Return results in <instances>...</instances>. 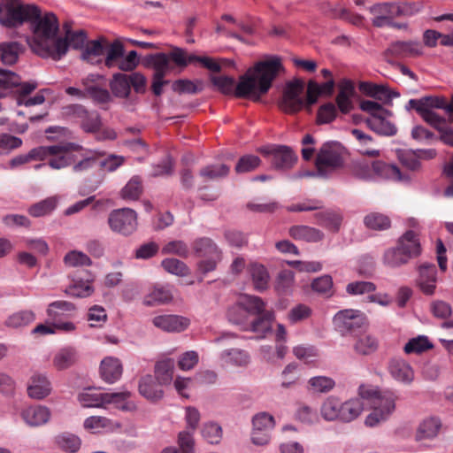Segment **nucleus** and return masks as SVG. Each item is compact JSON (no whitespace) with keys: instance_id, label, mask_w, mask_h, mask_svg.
<instances>
[{"instance_id":"obj_46","label":"nucleus","mask_w":453,"mask_h":453,"mask_svg":"<svg viewBox=\"0 0 453 453\" xmlns=\"http://www.w3.org/2000/svg\"><path fill=\"white\" fill-rule=\"evenodd\" d=\"M174 361L171 358L158 361L155 365V380L159 385H170L173 379Z\"/></svg>"},{"instance_id":"obj_16","label":"nucleus","mask_w":453,"mask_h":453,"mask_svg":"<svg viewBox=\"0 0 453 453\" xmlns=\"http://www.w3.org/2000/svg\"><path fill=\"white\" fill-rule=\"evenodd\" d=\"M80 145L73 142L65 144H56L54 153H51L48 162V165L56 170L65 168L78 159V156L74 153Z\"/></svg>"},{"instance_id":"obj_60","label":"nucleus","mask_w":453,"mask_h":453,"mask_svg":"<svg viewBox=\"0 0 453 453\" xmlns=\"http://www.w3.org/2000/svg\"><path fill=\"white\" fill-rule=\"evenodd\" d=\"M84 427L92 430L95 433L100 432L101 429L111 430L114 427V422L105 417L91 416L84 420Z\"/></svg>"},{"instance_id":"obj_2","label":"nucleus","mask_w":453,"mask_h":453,"mask_svg":"<svg viewBox=\"0 0 453 453\" xmlns=\"http://www.w3.org/2000/svg\"><path fill=\"white\" fill-rule=\"evenodd\" d=\"M281 67L280 59L277 57L257 62L252 69L241 76L235 87V96L259 100L270 89Z\"/></svg>"},{"instance_id":"obj_32","label":"nucleus","mask_w":453,"mask_h":453,"mask_svg":"<svg viewBox=\"0 0 453 453\" xmlns=\"http://www.w3.org/2000/svg\"><path fill=\"white\" fill-rule=\"evenodd\" d=\"M247 272L251 280L253 288L258 292L267 289L270 281V274L266 267L259 263H250Z\"/></svg>"},{"instance_id":"obj_33","label":"nucleus","mask_w":453,"mask_h":453,"mask_svg":"<svg viewBox=\"0 0 453 453\" xmlns=\"http://www.w3.org/2000/svg\"><path fill=\"white\" fill-rule=\"evenodd\" d=\"M178 48H174L170 53H157L150 56L148 59V63L154 69V74L165 76L168 73H172L174 70V59L173 58V53Z\"/></svg>"},{"instance_id":"obj_44","label":"nucleus","mask_w":453,"mask_h":453,"mask_svg":"<svg viewBox=\"0 0 453 453\" xmlns=\"http://www.w3.org/2000/svg\"><path fill=\"white\" fill-rule=\"evenodd\" d=\"M365 403L359 398L350 399L341 403L340 420L350 422L356 419L364 411Z\"/></svg>"},{"instance_id":"obj_21","label":"nucleus","mask_w":453,"mask_h":453,"mask_svg":"<svg viewBox=\"0 0 453 453\" xmlns=\"http://www.w3.org/2000/svg\"><path fill=\"white\" fill-rule=\"evenodd\" d=\"M393 113L369 116L365 119L366 126L375 134L380 136H394L397 133V127L391 119Z\"/></svg>"},{"instance_id":"obj_1","label":"nucleus","mask_w":453,"mask_h":453,"mask_svg":"<svg viewBox=\"0 0 453 453\" xmlns=\"http://www.w3.org/2000/svg\"><path fill=\"white\" fill-rule=\"evenodd\" d=\"M32 36L28 41L31 50L38 56L53 60H60L68 50V45L58 35L59 24L58 18L52 12H42L35 5V15L28 23Z\"/></svg>"},{"instance_id":"obj_48","label":"nucleus","mask_w":453,"mask_h":453,"mask_svg":"<svg viewBox=\"0 0 453 453\" xmlns=\"http://www.w3.org/2000/svg\"><path fill=\"white\" fill-rule=\"evenodd\" d=\"M35 319V314L31 310H21L10 314L5 319V326L11 328H19L28 326Z\"/></svg>"},{"instance_id":"obj_6","label":"nucleus","mask_w":453,"mask_h":453,"mask_svg":"<svg viewBox=\"0 0 453 453\" xmlns=\"http://www.w3.org/2000/svg\"><path fill=\"white\" fill-rule=\"evenodd\" d=\"M344 148L337 142H327L320 148L316 157V167L320 178H328L343 164Z\"/></svg>"},{"instance_id":"obj_43","label":"nucleus","mask_w":453,"mask_h":453,"mask_svg":"<svg viewBox=\"0 0 453 453\" xmlns=\"http://www.w3.org/2000/svg\"><path fill=\"white\" fill-rule=\"evenodd\" d=\"M76 329V325L74 323H60L52 321H49L45 324L37 325L33 330L32 333L35 334H56L58 333H72Z\"/></svg>"},{"instance_id":"obj_7","label":"nucleus","mask_w":453,"mask_h":453,"mask_svg":"<svg viewBox=\"0 0 453 453\" xmlns=\"http://www.w3.org/2000/svg\"><path fill=\"white\" fill-rule=\"evenodd\" d=\"M109 87L115 97L128 98L132 88L138 94L145 91L146 78L143 74L137 72L130 74L119 72L112 74Z\"/></svg>"},{"instance_id":"obj_41","label":"nucleus","mask_w":453,"mask_h":453,"mask_svg":"<svg viewBox=\"0 0 453 453\" xmlns=\"http://www.w3.org/2000/svg\"><path fill=\"white\" fill-rule=\"evenodd\" d=\"M130 396L131 393L127 390L105 393V405L113 404L119 410L132 411L135 410V404L128 400Z\"/></svg>"},{"instance_id":"obj_8","label":"nucleus","mask_w":453,"mask_h":453,"mask_svg":"<svg viewBox=\"0 0 453 453\" xmlns=\"http://www.w3.org/2000/svg\"><path fill=\"white\" fill-rule=\"evenodd\" d=\"M192 249L200 258L198 268L202 273H207L216 269L221 260V250L211 238L200 237L194 240Z\"/></svg>"},{"instance_id":"obj_29","label":"nucleus","mask_w":453,"mask_h":453,"mask_svg":"<svg viewBox=\"0 0 453 453\" xmlns=\"http://www.w3.org/2000/svg\"><path fill=\"white\" fill-rule=\"evenodd\" d=\"M75 311V305L68 301L58 300L49 303L46 309V314L49 321L53 323H73L69 320H64L69 313Z\"/></svg>"},{"instance_id":"obj_26","label":"nucleus","mask_w":453,"mask_h":453,"mask_svg":"<svg viewBox=\"0 0 453 453\" xmlns=\"http://www.w3.org/2000/svg\"><path fill=\"white\" fill-rule=\"evenodd\" d=\"M219 361L222 366L245 367L250 362V356L242 349H226L219 354Z\"/></svg>"},{"instance_id":"obj_37","label":"nucleus","mask_w":453,"mask_h":453,"mask_svg":"<svg viewBox=\"0 0 453 453\" xmlns=\"http://www.w3.org/2000/svg\"><path fill=\"white\" fill-rule=\"evenodd\" d=\"M138 389L141 395L151 402L157 401L164 395L163 390L152 375L142 377L139 380Z\"/></svg>"},{"instance_id":"obj_12","label":"nucleus","mask_w":453,"mask_h":453,"mask_svg":"<svg viewBox=\"0 0 453 453\" xmlns=\"http://www.w3.org/2000/svg\"><path fill=\"white\" fill-rule=\"evenodd\" d=\"M108 224L113 232L129 235L137 228V213L130 208L113 210L109 214Z\"/></svg>"},{"instance_id":"obj_5","label":"nucleus","mask_w":453,"mask_h":453,"mask_svg":"<svg viewBox=\"0 0 453 453\" xmlns=\"http://www.w3.org/2000/svg\"><path fill=\"white\" fill-rule=\"evenodd\" d=\"M35 15V4H26L19 0H5L0 4V24L8 28H15L28 23Z\"/></svg>"},{"instance_id":"obj_38","label":"nucleus","mask_w":453,"mask_h":453,"mask_svg":"<svg viewBox=\"0 0 453 453\" xmlns=\"http://www.w3.org/2000/svg\"><path fill=\"white\" fill-rule=\"evenodd\" d=\"M105 44L104 39L88 42L81 53L82 59L93 65L101 63L105 53Z\"/></svg>"},{"instance_id":"obj_27","label":"nucleus","mask_w":453,"mask_h":453,"mask_svg":"<svg viewBox=\"0 0 453 453\" xmlns=\"http://www.w3.org/2000/svg\"><path fill=\"white\" fill-rule=\"evenodd\" d=\"M397 246L411 259L422 252L418 234L414 230H406L397 240Z\"/></svg>"},{"instance_id":"obj_30","label":"nucleus","mask_w":453,"mask_h":453,"mask_svg":"<svg viewBox=\"0 0 453 453\" xmlns=\"http://www.w3.org/2000/svg\"><path fill=\"white\" fill-rule=\"evenodd\" d=\"M388 51L397 58H411L421 55L423 49L418 41H396L390 44Z\"/></svg>"},{"instance_id":"obj_59","label":"nucleus","mask_w":453,"mask_h":453,"mask_svg":"<svg viewBox=\"0 0 453 453\" xmlns=\"http://www.w3.org/2000/svg\"><path fill=\"white\" fill-rule=\"evenodd\" d=\"M295 274L292 271H281L276 280L275 289L280 295H287L292 291Z\"/></svg>"},{"instance_id":"obj_4","label":"nucleus","mask_w":453,"mask_h":453,"mask_svg":"<svg viewBox=\"0 0 453 453\" xmlns=\"http://www.w3.org/2000/svg\"><path fill=\"white\" fill-rule=\"evenodd\" d=\"M66 112L79 119L81 127L84 132L97 134L96 138L98 140H113L116 138V133L111 129H104L100 132L102 119L97 111H88L81 104H71L66 107Z\"/></svg>"},{"instance_id":"obj_56","label":"nucleus","mask_w":453,"mask_h":453,"mask_svg":"<svg viewBox=\"0 0 453 453\" xmlns=\"http://www.w3.org/2000/svg\"><path fill=\"white\" fill-rule=\"evenodd\" d=\"M364 223L370 229L381 231L388 229L390 226L391 221L384 214L372 212L365 217Z\"/></svg>"},{"instance_id":"obj_52","label":"nucleus","mask_w":453,"mask_h":453,"mask_svg":"<svg viewBox=\"0 0 453 453\" xmlns=\"http://www.w3.org/2000/svg\"><path fill=\"white\" fill-rule=\"evenodd\" d=\"M340 412L341 401L336 397H327L321 405V416L327 421L340 420Z\"/></svg>"},{"instance_id":"obj_17","label":"nucleus","mask_w":453,"mask_h":453,"mask_svg":"<svg viewBox=\"0 0 453 453\" xmlns=\"http://www.w3.org/2000/svg\"><path fill=\"white\" fill-rule=\"evenodd\" d=\"M173 58L174 59V65L180 68L186 67L188 64L198 62L203 67L211 72L217 73L221 69L220 65L217 63L213 58L205 56L200 57L195 54L188 55L186 50L183 49H177L173 53Z\"/></svg>"},{"instance_id":"obj_61","label":"nucleus","mask_w":453,"mask_h":453,"mask_svg":"<svg viewBox=\"0 0 453 453\" xmlns=\"http://www.w3.org/2000/svg\"><path fill=\"white\" fill-rule=\"evenodd\" d=\"M203 439L211 444H218L222 438V428L216 422H206L202 427Z\"/></svg>"},{"instance_id":"obj_62","label":"nucleus","mask_w":453,"mask_h":453,"mask_svg":"<svg viewBox=\"0 0 453 453\" xmlns=\"http://www.w3.org/2000/svg\"><path fill=\"white\" fill-rule=\"evenodd\" d=\"M56 205V199L53 197H49L30 206L28 212L31 216L35 218L43 217L54 211Z\"/></svg>"},{"instance_id":"obj_35","label":"nucleus","mask_w":453,"mask_h":453,"mask_svg":"<svg viewBox=\"0 0 453 453\" xmlns=\"http://www.w3.org/2000/svg\"><path fill=\"white\" fill-rule=\"evenodd\" d=\"M353 343V350L360 356L373 354L379 348V340L371 334H357Z\"/></svg>"},{"instance_id":"obj_54","label":"nucleus","mask_w":453,"mask_h":453,"mask_svg":"<svg viewBox=\"0 0 453 453\" xmlns=\"http://www.w3.org/2000/svg\"><path fill=\"white\" fill-rule=\"evenodd\" d=\"M55 441L59 449L70 453H76L81 445V439L77 435L70 433L58 434Z\"/></svg>"},{"instance_id":"obj_51","label":"nucleus","mask_w":453,"mask_h":453,"mask_svg":"<svg viewBox=\"0 0 453 453\" xmlns=\"http://www.w3.org/2000/svg\"><path fill=\"white\" fill-rule=\"evenodd\" d=\"M125 54L123 45L115 41L111 43L106 42L105 53H104V65L108 68H114L118 61L121 58L122 55Z\"/></svg>"},{"instance_id":"obj_22","label":"nucleus","mask_w":453,"mask_h":453,"mask_svg":"<svg viewBox=\"0 0 453 453\" xmlns=\"http://www.w3.org/2000/svg\"><path fill=\"white\" fill-rule=\"evenodd\" d=\"M21 418L30 427H38L46 425L50 418V410L42 404L31 405L20 413Z\"/></svg>"},{"instance_id":"obj_13","label":"nucleus","mask_w":453,"mask_h":453,"mask_svg":"<svg viewBox=\"0 0 453 453\" xmlns=\"http://www.w3.org/2000/svg\"><path fill=\"white\" fill-rule=\"evenodd\" d=\"M275 426V419L268 412L261 411L252 418L251 441L257 446H265L271 440V434Z\"/></svg>"},{"instance_id":"obj_28","label":"nucleus","mask_w":453,"mask_h":453,"mask_svg":"<svg viewBox=\"0 0 453 453\" xmlns=\"http://www.w3.org/2000/svg\"><path fill=\"white\" fill-rule=\"evenodd\" d=\"M123 366L118 357H106L101 361L100 374L105 382L115 383L121 378Z\"/></svg>"},{"instance_id":"obj_23","label":"nucleus","mask_w":453,"mask_h":453,"mask_svg":"<svg viewBox=\"0 0 453 453\" xmlns=\"http://www.w3.org/2000/svg\"><path fill=\"white\" fill-rule=\"evenodd\" d=\"M388 370L390 376L403 385H411L414 380L415 374L412 367L402 358L391 359Z\"/></svg>"},{"instance_id":"obj_57","label":"nucleus","mask_w":453,"mask_h":453,"mask_svg":"<svg viewBox=\"0 0 453 453\" xmlns=\"http://www.w3.org/2000/svg\"><path fill=\"white\" fill-rule=\"evenodd\" d=\"M335 386L334 380L327 376H315L308 380L309 390L314 393H326Z\"/></svg>"},{"instance_id":"obj_50","label":"nucleus","mask_w":453,"mask_h":453,"mask_svg":"<svg viewBox=\"0 0 453 453\" xmlns=\"http://www.w3.org/2000/svg\"><path fill=\"white\" fill-rule=\"evenodd\" d=\"M316 219L319 225L332 232H338L342 222V216L332 211L319 212Z\"/></svg>"},{"instance_id":"obj_31","label":"nucleus","mask_w":453,"mask_h":453,"mask_svg":"<svg viewBox=\"0 0 453 453\" xmlns=\"http://www.w3.org/2000/svg\"><path fill=\"white\" fill-rule=\"evenodd\" d=\"M78 159L73 163V171L81 173L92 169L96 164L97 158L104 154L99 151H92L83 149L81 146L74 152Z\"/></svg>"},{"instance_id":"obj_63","label":"nucleus","mask_w":453,"mask_h":453,"mask_svg":"<svg viewBox=\"0 0 453 453\" xmlns=\"http://www.w3.org/2000/svg\"><path fill=\"white\" fill-rule=\"evenodd\" d=\"M64 40H65L68 48H73V49H81L84 47L88 36L84 30L79 29V30H71L66 29L65 36L62 37Z\"/></svg>"},{"instance_id":"obj_20","label":"nucleus","mask_w":453,"mask_h":453,"mask_svg":"<svg viewBox=\"0 0 453 453\" xmlns=\"http://www.w3.org/2000/svg\"><path fill=\"white\" fill-rule=\"evenodd\" d=\"M373 181L392 180L409 181L410 178L403 174L399 167L394 164L386 163L380 160L372 161Z\"/></svg>"},{"instance_id":"obj_34","label":"nucleus","mask_w":453,"mask_h":453,"mask_svg":"<svg viewBox=\"0 0 453 453\" xmlns=\"http://www.w3.org/2000/svg\"><path fill=\"white\" fill-rule=\"evenodd\" d=\"M92 280L79 274H74L72 279V283L65 288L66 295L73 297L84 298L91 296L94 292L92 286Z\"/></svg>"},{"instance_id":"obj_58","label":"nucleus","mask_w":453,"mask_h":453,"mask_svg":"<svg viewBox=\"0 0 453 453\" xmlns=\"http://www.w3.org/2000/svg\"><path fill=\"white\" fill-rule=\"evenodd\" d=\"M351 173L354 177L367 181H373L372 162L365 160L355 161L351 167Z\"/></svg>"},{"instance_id":"obj_49","label":"nucleus","mask_w":453,"mask_h":453,"mask_svg":"<svg viewBox=\"0 0 453 453\" xmlns=\"http://www.w3.org/2000/svg\"><path fill=\"white\" fill-rule=\"evenodd\" d=\"M105 393L87 390L81 393L78 400L84 408H104L105 407Z\"/></svg>"},{"instance_id":"obj_39","label":"nucleus","mask_w":453,"mask_h":453,"mask_svg":"<svg viewBox=\"0 0 453 453\" xmlns=\"http://www.w3.org/2000/svg\"><path fill=\"white\" fill-rule=\"evenodd\" d=\"M274 312L266 311L258 315V317L250 323L249 330L257 334L258 339L265 338V336L273 330V322L274 321Z\"/></svg>"},{"instance_id":"obj_9","label":"nucleus","mask_w":453,"mask_h":453,"mask_svg":"<svg viewBox=\"0 0 453 453\" xmlns=\"http://www.w3.org/2000/svg\"><path fill=\"white\" fill-rule=\"evenodd\" d=\"M265 306V303L260 297L243 295L228 309L227 318L231 323L242 325L246 321L248 314L258 316L266 311Z\"/></svg>"},{"instance_id":"obj_10","label":"nucleus","mask_w":453,"mask_h":453,"mask_svg":"<svg viewBox=\"0 0 453 453\" xmlns=\"http://www.w3.org/2000/svg\"><path fill=\"white\" fill-rule=\"evenodd\" d=\"M335 329L342 335H357L367 326V319L359 310L339 311L333 319Z\"/></svg>"},{"instance_id":"obj_55","label":"nucleus","mask_w":453,"mask_h":453,"mask_svg":"<svg viewBox=\"0 0 453 453\" xmlns=\"http://www.w3.org/2000/svg\"><path fill=\"white\" fill-rule=\"evenodd\" d=\"M20 77L9 70L0 69V98L8 94V90L19 84Z\"/></svg>"},{"instance_id":"obj_24","label":"nucleus","mask_w":453,"mask_h":453,"mask_svg":"<svg viewBox=\"0 0 453 453\" xmlns=\"http://www.w3.org/2000/svg\"><path fill=\"white\" fill-rule=\"evenodd\" d=\"M51 390V383L45 373L35 372L31 376L27 386V395L30 398L44 399Z\"/></svg>"},{"instance_id":"obj_40","label":"nucleus","mask_w":453,"mask_h":453,"mask_svg":"<svg viewBox=\"0 0 453 453\" xmlns=\"http://www.w3.org/2000/svg\"><path fill=\"white\" fill-rule=\"evenodd\" d=\"M289 234L295 240L304 241L308 242H317L323 239V233L309 226H294L289 229Z\"/></svg>"},{"instance_id":"obj_11","label":"nucleus","mask_w":453,"mask_h":453,"mask_svg":"<svg viewBox=\"0 0 453 453\" xmlns=\"http://www.w3.org/2000/svg\"><path fill=\"white\" fill-rule=\"evenodd\" d=\"M395 400L396 396L393 392H380V395L375 397L374 403L371 405L372 411L366 417L365 425L372 427L387 420L395 409Z\"/></svg>"},{"instance_id":"obj_14","label":"nucleus","mask_w":453,"mask_h":453,"mask_svg":"<svg viewBox=\"0 0 453 453\" xmlns=\"http://www.w3.org/2000/svg\"><path fill=\"white\" fill-rule=\"evenodd\" d=\"M303 88L304 83L300 80L288 82L280 102V108L288 114L298 112L304 105V100L302 97Z\"/></svg>"},{"instance_id":"obj_42","label":"nucleus","mask_w":453,"mask_h":453,"mask_svg":"<svg viewBox=\"0 0 453 453\" xmlns=\"http://www.w3.org/2000/svg\"><path fill=\"white\" fill-rule=\"evenodd\" d=\"M411 258L407 256L398 246L397 244L395 247L389 248L385 250L383 254V264L387 267L391 269L399 268L406 264Z\"/></svg>"},{"instance_id":"obj_19","label":"nucleus","mask_w":453,"mask_h":453,"mask_svg":"<svg viewBox=\"0 0 453 453\" xmlns=\"http://www.w3.org/2000/svg\"><path fill=\"white\" fill-rule=\"evenodd\" d=\"M189 319L174 314L155 316L152 324L157 328L167 333H180L189 326Z\"/></svg>"},{"instance_id":"obj_45","label":"nucleus","mask_w":453,"mask_h":453,"mask_svg":"<svg viewBox=\"0 0 453 453\" xmlns=\"http://www.w3.org/2000/svg\"><path fill=\"white\" fill-rule=\"evenodd\" d=\"M77 360V351L73 347L60 349L53 357V365L62 371L71 367Z\"/></svg>"},{"instance_id":"obj_36","label":"nucleus","mask_w":453,"mask_h":453,"mask_svg":"<svg viewBox=\"0 0 453 453\" xmlns=\"http://www.w3.org/2000/svg\"><path fill=\"white\" fill-rule=\"evenodd\" d=\"M358 88L365 96L374 97L379 100L391 99L400 96L398 92L390 90L386 86L374 84L369 81L359 82Z\"/></svg>"},{"instance_id":"obj_15","label":"nucleus","mask_w":453,"mask_h":453,"mask_svg":"<svg viewBox=\"0 0 453 453\" xmlns=\"http://www.w3.org/2000/svg\"><path fill=\"white\" fill-rule=\"evenodd\" d=\"M272 166L278 170L291 168L297 160V156L291 148L284 145L268 146L263 149Z\"/></svg>"},{"instance_id":"obj_47","label":"nucleus","mask_w":453,"mask_h":453,"mask_svg":"<svg viewBox=\"0 0 453 453\" xmlns=\"http://www.w3.org/2000/svg\"><path fill=\"white\" fill-rule=\"evenodd\" d=\"M173 295L170 286L155 287L154 289L145 296L143 303L147 306L167 303L173 300Z\"/></svg>"},{"instance_id":"obj_3","label":"nucleus","mask_w":453,"mask_h":453,"mask_svg":"<svg viewBox=\"0 0 453 453\" xmlns=\"http://www.w3.org/2000/svg\"><path fill=\"white\" fill-rule=\"evenodd\" d=\"M369 12L373 18L374 27H386L390 20L397 17H411L419 12V6L414 3H380L370 6Z\"/></svg>"},{"instance_id":"obj_25","label":"nucleus","mask_w":453,"mask_h":453,"mask_svg":"<svg viewBox=\"0 0 453 453\" xmlns=\"http://www.w3.org/2000/svg\"><path fill=\"white\" fill-rule=\"evenodd\" d=\"M442 423L439 417L429 416L423 418L416 430L415 441L433 440L439 435Z\"/></svg>"},{"instance_id":"obj_18","label":"nucleus","mask_w":453,"mask_h":453,"mask_svg":"<svg viewBox=\"0 0 453 453\" xmlns=\"http://www.w3.org/2000/svg\"><path fill=\"white\" fill-rule=\"evenodd\" d=\"M418 272L417 285L419 289L426 296L434 295L437 283V269L435 265L423 263L418 267Z\"/></svg>"},{"instance_id":"obj_53","label":"nucleus","mask_w":453,"mask_h":453,"mask_svg":"<svg viewBox=\"0 0 453 453\" xmlns=\"http://www.w3.org/2000/svg\"><path fill=\"white\" fill-rule=\"evenodd\" d=\"M21 46L17 42H8L0 43V59L5 65L16 63Z\"/></svg>"},{"instance_id":"obj_64","label":"nucleus","mask_w":453,"mask_h":453,"mask_svg":"<svg viewBox=\"0 0 453 453\" xmlns=\"http://www.w3.org/2000/svg\"><path fill=\"white\" fill-rule=\"evenodd\" d=\"M293 354L297 359L309 363L318 357V349L311 344H300L293 348Z\"/></svg>"}]
</instances>
